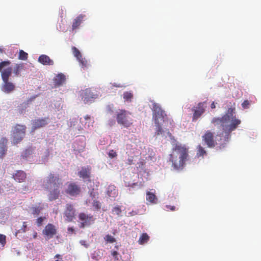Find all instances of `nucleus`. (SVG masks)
Wrapping results in <instances>:
<instances>
[{
    "label": "nucleus",
    "instance_id": "obj_1",
    "mask_svg": "<svg viewBox=\"0 0 261 261\" xmlns=\"http://www.w3.org/2000/svg\"><path fill=\"white\" fill-rule=\"evenodd\" d=\"M234 111V108H228L222 117H214L211 121L214 126L222 129V132L218 133V136L225 143L229 141L231 133L241 123V120L236 118Z\"/></svg>",
    "mask_w": 261,
    "mask_h": 261
},
{
    "label": "nucleus",
    "instance_id": "obj_2",
    "mask_svg": "<svg viewBox=\"0 0 261 261\" xmlns=\"http://www.w3.org/2000/svg\"><path fill=\"white\" fill-rule=\"evenodd\" d=\"M172 153L170 154L169 161L174 169L179 170L183 168L186 162L188 160V148L185 145L176 144L172 148Z\"/></svg>",
    "mask_w": 261,
    "mask_h": 261
},
{
    "label": "nucleus",
    "instance_id": "obj_3",
    "mask_svg": "<svg viewBox=\"0 0 261 261\" xmlns=\"http://www.w3.org/2000/svg\"><path fill=\"white\" fill-rule=\"evenodd\" d=\"M62 185L61 180L58 176L50 173L46 177L43 186L49 192L48 198L49 201L59 198L60 194V188Z\"/></svg>",
    "mask_w": 261,
    "mask_h": 261
},
{
    "label": "nucleus",
    "instance_id": "obj_4",
    "mask_svg": "<svg viewBox=\"0 0 261 261\" xmlns=\"http://www.w3.org/2000/svg\"><path fill=\"white\" fill-rule=\"evenodd\" d=\"M11 63L9 60L0 62V72L3 81L2 90L7 93H11L15 89V85L9 81L12 71V68L9 67Z\"/></svg>",
    "mask_w": 261,
    "mask_h": 261
},
{
    "label": "nucleus",
    "instance_id": "obj_5",
    "mask_svg": "<svg viewBox=\"0 0 261 261\" xmlns=\"http://www.w3.org/2000/svg\"><path fill=\"white\" fill-rule=\"evenodd\" d=\"M152 111L153 119L156 127L155 133L156 135H159L163 132L162 125L164 123L168 122L170 120L165 111L162 109L159 104L153 103Z\"/></svg>",
    "mask_w": 261,
    "mask_h": 261
},
{
    "label": "nucleus",
    "instance_id": "obj_6",
    "mask_svg": "<svg viewBox=\"0 0 261 261\" xmlns=\"http://www.w3.org/2000/svg\"><path fill=\"white\" fill-rule=\"evenodd\" d=\"M131 113L125 110H119L116 113V120L120 125L128 128L134 123L133 119L130 117Z\"/></svg>",
    "mask_w": 261,
    "mask_h": 261
},
{
    "label": "nucleus",
    "instance_id": "obj_7",
    "mask_svg": "<svg viewBox=\"0 0 261 261\" xmlns=\"http://www.w3.org/2000/svg\"><path fill=\"white\" fill-rule=\"evenodd\" d=\"M26 126L23 125L16 124L12 130V143L17 144L20 142L25 134Z\"/></svg>",
    "mask_w": 261,
    "mask_h": 261
},
{
    "label": "nucleus",
    "instance_id": "obj_8",
    "mask_svg": "<svg viewBox=\"0 0 261 261\" xmlns=\"http://www.w3.org/2000/svg\"><path fill=\"white\" fill-rule=\"evenodd\" d=\"M202 140L209 148H214L217 145L215 140L214 133L208 130L202 136Z\"/></svg>",
    "mask_w": 261,
    "mask_h": 261
},
{
    "label": "nucleus",
    "instance_id": "obj_9",
    "mask_svg": "<svg viewBox=\"0 0 261 261\" xmlns=\"http://www.w3.org/2000/svg\"><path fill=\"white\" fill-rule=\"evenodd\" d=\"M206 101L199 102L196 107H194L192 110L194 112L192 121H196L204 112L206 108Z\"/></svg>",
    "mask_w": 261,
    "mask_h": 261
},
{
    "label": "nucleus",
    "instance_id": "obj_10",
    "mask_svg": "<svg viewBox=\"0 0 261 261\" xmlns=\"http://www.w3.org/2000/svg\"><path fill=\"white\" fill-rule=\"evenodd\" d=\"M79 218L82 221L80 224V228H84L86 226H89L95 221L92 215H87L84 213L79 214Z\"/></svg>",
    "mask_w": 261,
    "mask_h": 261
},
{
    "label": "nucleus",
    "instance_id": "obj_11",
    "mask_svg": "<svg viewBox=\"0 0 261 261\" xmlns=\"http://www.w3.org/2000/svg\"><path fill=\"white\" fill-rule=\"evenodd\" d=\"M65 192L70 196H76L80 194L81 189V187L75 182H71L68 185Z\"/></svg>",
    "mask_w": 261,
    "mask_h": 261
},
{
    "label": "nucleus",
    "instance_id": "obj_12",
    "mask_svg": "<svg viewBox=\"0 0 261 261\" xmlns=\"http://www.w3.org/2000/svg\"><path fill=\"white\" fill-rule=\"evenodd\" d=\"M44 235L47 236L48 238L50 239L57 233V229L53 224L49 223L46 225L42 231Z\"/></svg>",
    "mask_w": 261,
    "mask_h": 261
},
{
    "label": "nucleus",
    "instance_id": "obj_13",
    "mask_svg": "<svg viewBox=\"0 0 261 261\" xmlns=\"http://www.w3.org/2000/svg\"><path fill=\"white\" fill-rule=\"evenodd\" d=\"M48 118H42L35 119L32 122V129L35 130L44 127L48 124Z\"/></svg>",
    "mask_w": 261,
    "mask_h": 261
},
{
    "label": "nucleus",
    "instance_id": "obj_14",
    "mask_svg": "<svg viewBox=\"0 0 261 261\" xmlns=\"http://www.w3.org/2000/svg\"><path fill=\"white\" fill-rule=\"evenodd\" d=\"M66 210L65 211V216L67 218V220L69 222L72 221L75 216V210L73 205L71 204H67L66 206Z\"/></svg>",
    "mask_w": 261,
    "mask_h": 261
},
{
    "label": "nucleus",
    "instance_id": "obj_15",
    "mask_svg": "<svg viewBox=\"0 0 261 261\" xmlns=\"http://www.w3.org/2000/svg\"><path fill=\"white\" fill-rule=\"evenodd\" d=\"M82 99L85 103H87L96 98V95L93 94L89 89H86L82 93Z\"/></svg>",
    "mask_w": 261,
    "mask_h": 261
},
{
    "label": "nucleus",
    "instance_id": "obj_16",
    "mask_svg": "<svg viewBox=\"0 0 261 261\" xmlns=\"http://www.w3.org/2000/svg\"><path fill=\"white\" fill-rule=\"evenodd\" d=\"M91 168L89 166L83 167L79 172V175L83 179H87L90 177Z\"/></svg>",
    "mask_w": 261,
    "mask_h": 261
},
{
    "label": "nucleus",
    "instance_id": "obj_17",
    "mask_svg": "<svg viewBox=\"0 0 261 261\" xmlns=\"http://www.w3.org/2000/svg\"><path fill=\"white\" fill-rule=\"evenodd\" d=\"M38 62L44 65H53L54 61L45 55H41L38 58Z\"/></svg>",
    "mask_w": 261,
    "mask_h": 261
},
{
    "label": "nucleus",
    "instance_id": "obj_18",
    "mask_svg": "<svg viewBox=\"0 0 261 261\" xmlns=\"http://www.w3.org/2000/svg\"><path fill=\"white\" fill-rule=\"evenodd\" d=\"M7 142L8 140L6 138H2L0 140V158H3L7 152Z\"/></svg>",
    "mask_w": 261,
    "mask_h": 261
},
{
    "label": "nucleus",
    "instance_id": "obj_19",
    "mask_svg": "<svg viewBox=\"0 0 261 261\" xmlns=\"http://www.w3.org/2000/svg\"><path fill=\"white\" fill-rule=\"evenodd\" d=\"M86 16L83 14H80L77 16L73 21L72 24V30L73 31L79 28Z\"/></svg>",
    "mask_w": 261,
    "mask_h": 261
},
{
    "label": "nucleus",
    "instance_id": "obj_20",
    "mask_svg": "<svg viewBox=\"0 0 261 261\" xmlns=\"http://www.w3.org/2000/svg\"><path fill=\"white\" fill-rule=\"evenodd\" d=\"M27 177L26 173L22 170H18L13 175L14 179L19 182H22L25 181Z\"/></svg>",
    "mask_w": 261,
    "mask_h": 261
},
{
    "label": "nucleus",
    "instance_id": "obj_21",
    "mask_svg": "<svg viewBox=\"0 0 261 261\" xmlns=\"http://www.w3.org/2000/svg\"><path fill=\"white\" fill-rule=\"evenodd\" d=\"M34 98L35 97H31L30 99H28L26 101L20 104V106L18 107V113L20 114L24 113L25 112V110L28 108L29 105L32 102V101L34 99Z\"/></svg>",
    "mask_w": 261,
    "mask_h": 261
},
{
    "label": "nucleus",
    "instance_id": "obj_22",
    "mask_svg": "<svg viewBox=\"0 0 261 261\" xmlns=\"http://www.w3.org/2000/svg\"><path fill=\"white\" fill-rule=\"evenodd\" d=\"M54 81L55 85L57 87H59L65 82L66 76L62 73H59L55 76Z\"/></svg>",
    "mask_w": 261,
    "mask_h": 261
},
{
    "label": "nucleus",
    "instance_id": "obj_23",
    "mask_svg": "<svg viewBox=\"0 0 261 261\" xmlns=\"http://www.w3.org/2000/svg\"><path fill=\"white\" fill-rule=\"evenodd\" d=\"M146 199L151 204H156L158 201V198L155 194L149 191L146 192Z\"/></svg>",
    "mask_w": 261,
    "mask_h": 261
},
{
    "label": "nucleus",
    "instance_id": "obj_24",
    "mask_svg": "<svg viewBox=\"0 0 261 261\" xmlns=\"http://www.w3.org/2000/svg\"><path fill=\"white\" fill-rule=\"evenodd\" d=\"M23 68V63L16 64L13 69V73L15 76H18L20 75V72Z\"/></svg>",
    "mask_w": 261,
    "mask_h": 261
},
{
    "label": "nucleus",
    "instance_id": "obj_25",
    "mask_svg": "<svg viewBox=\"0 0 261 261\" xmlns=\"http://www.w3.org/2000/svg\"><path fill=\"white\" fill-rule=\"evenodd\" d=\"M206 154V151H205L204 148L200 145H199L197 147L196 156L198 158H199V157L203 158V156Z\"/></svg>",
    "mask_w": 261,
    "mask_h": 261
},
{
    "label": "nucleus",
    "instance_id": "obj_26",
    "mask_svg": "<svg viewBox=\"0 0 261 261\" xmlns=\"http://www.w3.org/2000/svg\"><path fill=\"white\" fill-rule=\"evenodd\" d=\"M107 194L109 197H115L117 195L116 187L114 186H110L107 191Z\"/></svg>",
    "mask_w": 261,
    "mask_h": 261
},
{
    "label": "nucleus",
    "instance_id": "obj_27",
    "mask_svg": "<svg viewBox=\"0 0 261 261\" xmlns=\"http://www.w3.org/2000/svg\"><path fill=\"white\" fill-rule=\"evenodd\" d=\"M34 149L32 147H30L26 149L22 153L21 156L24 159H27L33 154Z\"/></svg>",
    "mask_w": 261,
    "mask_h": 261
},
{
    "label": "nucleus",
    "instance_id": "obj_28",
    "mask_svg": "<svg viewBox=\"0 0 261 261\" xmlns=\"http://www.w3.org/2000/svg\"><path fill=\"white\" fill-rule=\"evenodd\" d=\"M80 64V66L82 68H87L89 66V64L88 61L85 59V58L81 57L80 59L77 60Z\"/></svg>",
    "mask_w": 261,
    "mask_h": 261
},
{
    "label": "nucleus",
    "instance_id": "obj_29",
    "mask_svg": "<svg viewBox=\"0 0 261 261\" xmlns=\"http://www.w3.org/2000/svg\"><path fill=\"white\" fill-rule=\"evenodd\" d=\"M149 240V236L147 233H143L141 237H140L138 242L140 244H143L145 243H146Z\"/></svg>",
    "mask_w": 261,
    "mask_h": 261
},
{
    "label": "nucleus",
    "instance_id": "obj_30",
    "mask_svg": "<svg viewBox=\"0 0 261 261\" xmlns=\"http://www.w3.org/2000/svg\"><path fill=\"white\" fill-rule=\"evenodd\" d=\"M112 212L113 214L116 215L118 217L121 216V214L122 213V210L121 208V206L119 205H116L112 210Z\"/></svg>",
    "mask_w": 261,
    "mask_h": 261
},
{
    "label": "nucleus",
    "instance_id": "obj_31",
    "mask_svg": "<svg viewBox=\"0 0 261 261\" xmlns=\"http://www.w3.org/2000/svg\"><path fill=\"white\" fill-rule=\"evenodd\" d=\"M72 53L75 57L78 60L82 57L81 53L79 50L75 47L73 46L72 47Z\"/></svg>",
    "mask_w": 261,
    "mask_h": 261
},
{
    "label": "nucleus",
    "instance_id": "obj_32",
    "mask_svg": "<svg viewBox=\"0 0 261 261\" xmlns=\"http://www.w3.org/2000/svg\"><path fill=\"white\" fill-rule=\"evenodd\" d=\"M28 58V55L23 50H20L19 53L18 59L21 60H27Z\"/></svg>",
    "mask_w": 261,
    "mask_h": 261
},
{
    "label": "nucleus",
    "instance_id": "obj_33",
    "mask_svg": "<svg viewBox=\"0 0 261 261\" xmlns=\"http://www.w3.org/2000/svg\"><path fill=\"white\" fill-rule=\"evenodd\" d=\"M133 95L129 92H125L123 93V98L127 101H131Z\"/></svg>",
    "mask_w": 261,
    "mask_h": 261
},
{
    "label": "nucleus",
    "instance_id": "obj_34",
    "mask_svg": "<svg viewBox=\"0 0 261 261\" xmlns=\"http://www.w3.org/2000/svg\"><path fill=\"white\" fill-rule=\"evenodd\" d=\"M107 243H113L116 242V239L112 236L107 234L104 238Z\"/></svg>",
    "mask_w": 261,
    "mask_h": 261
},
{
    "label": "nucleus",
    "instance_id": "obj_35",
    "mask_svg": "<svg viewBox=\"0 0 261 261\" xmlns=\"http://www.w3.org/2000/svg\"><path fill=\"white\" fill-rule=\"evenodd\" d=\"M92 205L96 211H99L101 208L100 202L97 200H94L92 202Z\"/></svg>",
    "mask_w": 261,
    "mask_h": 261
},
{
    "label": "nucleus",
    "instance_id": "obj_36",
    "mask_svg": "<svg viewBox=\"0 0 261 261\" xmlns=\"http://www.w3.org/2000/svg\"><path fill=\"white\" fill-rule=\"evenodd\" d=\"M42 208L40 206H33L32 207V213L33 215H39Z\"/></svg>",
    "mask_w": 261,
    "mask_h": 261
},
{
    "label": "nucleus",
    "instance_id": "obj_37",
    "mask_svg": "<svg viewBox=\"0 0 261 261\" xmlns=\"http://www.w3.org/2000/svg\"><path fill=\"white\" fill-rule=\"evenodd\" d=\"M111 255L113 256L112 261H118L119 260V254L116 251H112Z\"/></svg>",
    "mask_w": 261,
    "mask_h": 261
},
{
    "label": "nucleus",
    "instance_id": "obj_38",
    "mask_svg": "<svg viewBox=\"0 0 261 261\" xmlns=\"http://www.w3.org/2000/svg\"><path fill=\"white\" fill-rule=\"evenodd\" d=\"M98 253H100L99 251H95L94 252V253L92 255V258L93 259H95L96 260H99L100 258H101L100 255L98 254Z\"/></svg>",
    "mask_w": 261,
    "mask_h": 261
},
{
    "label": "nucleus",
    "instance_id": "obj_39",
    "mask_svg": "<svg viewBox=\"0 0 261 261\" xmlns=\"http://www.w3.org/2000/svg\"><path fill=\"white\" fill-rule=\"evenodd\" d=\"M6 236L4 234H0V243L3 246L5 245L6 243Z\"/></svg>",
    "mask_w": 261,
    "mask_h": 261
},
{
    "label": "nucleus",
    "instance_id": "obj_40",
    "mask_svg": "<svg viewBox=\"0 0 261 261\" xmlns=\"http://www.w3.org/2000/svg\"><path fill=\"white\" fill-rule=\"evenodd\" d=\"M45 219H46V218L45 217H40L38 218L36 220V223H37V225L38 226H41L42 224V223H43L44 220Z\"/></svg>",
    "mask_w": 261,
    "mask_h": 261
},
{
    "label": "nucleus",
    "instance_id": "obj_41",
    "mask_svg": "<svg viewBox=\"0 0 261 261\" xmlns=\"http://www.w3.org/2000/svg\"><path fill=\"white\" fill-rule=\"evenodd\" d=\"M250 105V102L248 100H245L242 103V106L244 109H248L249 108V106Z\"/></svg>",
    "mask_w": 261,
    "mask_h": 261
},
{
    "label": "nucleus",
    "instance_id": "obj_42",
    "mask_svg": "<svg viewBox=\"0 0 261 261\" xmlns=\"http://www.w3.org/2000/svg\"><path fill=\"white\" fill-rule=\"evenodd\" d=\"M117 153L114 150H110V151L109 152V156L110 158H113L117 156Z\"/></svg>",
    "mask_w": 261,
    "mask_h": 261
},
{
    "label": "nucleus",
    "instance_id": "obj_43",
    "mask_svg": "<svg viewBox=\"0 0 261 261\" xmlns=\"http://www.w3.org/2000/svg\"><path fill=\"white\" fill-rule=\"evenodd\" d=\"M27 227V224L26 222H24L23 223V225L22 228L20 230H19V232H25L26 231V229Z\"/></svg>",
    "mask_w": 261,
    "mask_h": 261
},
{
    "label": "nucleus",
    "instance_id": "obj_44",
    "mask_svg": "<svg viewBox=\"0 0 261 261\" xmlns=\"http://www.w3.org/2000/svg\"><path fill=\"white\" fill-rule=\"evenodd\" d=\"M98 195V193L94 192V189H92L90 192V196L92 198H95Z\"/></svg>",
    "mask_w": 261,
    "mask_h": 261
},
{
    "label": "nucleus",
    "instance_id": "obj_45",
    "mask_svg": "<svg viewBox=\"0 0 261 261\" xmlns=\"http://www.w3.org/2000/svg\"><path fill=\"white\" fill-rule=\"evenodd\" d=\"M133 161H134V159H133V156H130V158H128L127 160V164L128 165H131L133 164H134Z\"/></svg>",
    "mask_w": 261,
    "mask_h": 261
},
{
    "label": "nucleus",
    "instance_id": "obj_46",
    "mask_svg": "<svg viewBox=\"0 0 261 261\" xmlns=\"http://www.w3.org/2000/svg\"><path fill=\"white\" fill-rule=\"evenodd\" d=\"M80 243L82 245L84 246L86 248H88L89 247V244L85 240H81Z\"/></svg>",
    "mask_w": 261,
    "mask_h": 261
},
{
    "label": "nucleus",
    "instance_id": "obj_47",
    "mask_svg": "<svg viewBox=\"0 0 261 261\" xmlns=\"http://www.w3.org/2000/svg\"><path fill=\"white\" fill-rule=\"evenodd\" d=\"M167 208H169L170 210L172 211H174L175 210V207L174 206H171V205H167Z\"/></svg>",
    "mask_w": 261,
    "mask_h": 261
},
{
    "label": "nucleus",
    "instance_id": "obj_48",
    "mask_svg": "<svg viewBox=\"0 0 261 261\" xmlns=\"http://www.w3.org/2000/svg\"><path fill=\"white\" fill-rule=\"evenodd\" d=\"M68 231L69 232V233H72L74 231V229L73 227H68Z\"/></svg>",
    "mask_w": 261,
    "mask_h": 261
},
{
    "label": "nucleus",
    "instance_id": "obj_49",
    "mask_svg": "<svg viewBox=\"0 0 261 261\" xmlns=\"http://www.w3.org/2000/svg\"><path fill=\"white\" fill-rule=\"evenodd\" d=\"M211 107L212 109H215L216 108V106H215V102H213L212 103H211Z\"/></svg>",
    "mask_w": 261,
    "mask_h": 261
},
{
    "label": "nucleus",
    "instance_id": "obj_50",
    "mask_svg": "<svg viewBox=\"0 0 261 261\" xmlns=\"http://www.w3.org/2000/svg\"><path fill=\"white\" fill-rule=\"evenodd\" d=\"M136 214V213L134 211H132V212L129 213V214L130 215V216H134Z\"/></svg>",
    "mask_w": 261,
    "mask_h": 261
},
{
    "label": "nucleus",
    "instance_id": "obj_51",
    "mask_svg": "<svg viewBox=\"0 0 261 261\" xmlns=\"http://www.w3.org/2000/svg\"><path fill=\"white\" fill-rule=\"evenodd\" d=\"M85 119L86 120L89 119H90V117H89V116L87 115V116H86L85 117Z\"/></svg>",
    "mask_w": 261,
    "mask_h": 261
},
{
    "label": "nucleus",
    "instance_id": "obj_52",
    "mask_svg": "<svg viewBox=\"0 0 261 261\" xmlns=\"http://www.w3.org/2000/svg\"><path fill=\"white\" fill-rule=\"evenodd\" d=\"M56 257H57V258H59L60 257V255L59 254H57L56 256H55Z\"/></svg>",
    "mask_w": 261,
    "mask_h": 261
},
{
    "label": "nucleus",
    "instance_id": "obj_53",
    "mask_svg": "<svg viewBox=\"0 0 261 261\" xmlns=\"http://www.w3.org/2000/svg\"><path fill=\"white\" fill-rule=\"evenodd\" d=\"M3 52V49L0 48V53H2Z\"/></svg>",
    "mask_w": 261,
    "mask_h": 261
},
{
    "label": "nucleus",
    "instance_id": "obj_54",
    "mask_svg": "<svg viewBox=\"0 0 261 261\" xmlns=\"http://www.w3.org/2000/svg\"><path fill=\"white\" fill-rule=\"evenodd\" d=\"M37 236V233L36 232L35 234L34 235V238H35Z\"/></svg>",
    "mask_w": 261,
    "mask_h": 261
},
{
    "label": "nucleus",
    "instance_id": "obj_55",
    "mask_svg": "<svg viewBox=\"0 0 261 261\" xmlns=\"http://www.w3.org/2000/svg\"><path fill=\"white\" fill-rule=\"evenodd\" d=\"M109 111H110V112H112V111L111 110H109Z\"/></svg>",
    "mask_w": 261,
    "mask_h": 261
}]
</instances>
